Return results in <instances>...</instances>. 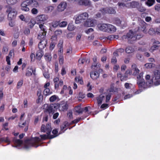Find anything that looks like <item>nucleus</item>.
Returning a JSON list of instances; mask_svg holds the SVG:
<instances>
[{"label":"nucleus","instance_id":"f257e3e1","mask_svg":"<svg viewBox=\"0 0 160 160\" xmlns=\"http://www.w3.org/2000/svg\"><path fill=\"white\" fill-rule=\"evenodd\" d=\"M52 128L50 124H47L46 125H42L41 128L42 132H46L47 134H44L40 135V138L35 137L32 138L31 140H28L25 142V148L26 149H28L31 147L37 148L40 145L39 143L42 141L48 138H52L56 136L52 137L50 135L52 131Z\"/></svg>","mask_w":160,"mask_h":160},{"label":"nucleus","instance_id":"f03ea898","mask_svg":"<svg viewBox=\"0 0 160 160\" xmlns=\"http://www.w3.org/2000/svg\"><path fill=\"white\" fill-rule=\"evenodd\" d=\"M140 23V27L136 29L133 31L130 30L126 35L122 36V39H127L128 41H135L142 37L143 35L141 33V32L142 31L144 33L147 32V30L146 29L147 24L145 22L142 21H141Z\"/></svg>","mask_w":160,"mask_h":160},{"label":"nucleus","instance_id":"7ed1b4c3","mask_svg":"<svg viewBox=\"0 0 160 160\" xmlns=\"http://www.w3.org/2000/svg\"><path fill=\"white\" fill-rule=\"evenodd\" d=\"M42 107L45 112H48L49 114H53L55 110L58 108V104L56 103L49 105L45 104Z\"/></svg>","mask_w":160,"mask_h":160},{"label":"nucleus","instance_id":"20e7f679","mask_svg":"<svg viewBox=\"0 0 160 160\" xmlns=\"http://www.w3.org/2000/svg\"><path fill=\"white\" fill-rule=\"evenodd\" d=\"M6 12L8 14V19L9 20L14 19L17 14V12L16 10L10 7L8 8Z\"/></svg>","mask_w":160,"mask_h":160},{"label":"nucleus","instance_id":"39448f33","mask_svg":"<svg viewBox=\"0 0 160 160\" xmlns=\"http://www.w3.org/2000/svg\"><path fill=\"white\" fill-rule=\"evenodd\" d=\"M88 16V14L87 12H84L79 15L76 19L75 23L77 24L80 23L84 20L87 19Z\"/></svg>","mask_w":160,"mask_h":160},{"label":"nucleus","instance_id":"423d86ee","mask_svg":"<svg viewBox=\"0 0 160 160\" xmlns=\"http://www.w3.org/2000/svg\"><path fill=\"white\" fill-rule=\"evenodd\" d=\"M159 69L155 70L153 72V78L157 85L160 84V68Z\"/></svg>","mask_w":160,"mask_h":160},{"label":"nucleus","instance_id":"0eeeda50","mask_svg":"<svg viewBox=\"0 0 160 160\" xmlns=\"http://www.w3.org/2000/svg\"><path fill=\"white\" fill-rule=\"evenodd\" d=\"M139 70L137 68L136 65L135 64H133L132 66V69L127 70L126 72V74H131L132 73L133 75H136L139 72Z\"/></svg>","mask_w":160,"mask_h":160},{"label":"nucleus","instance_id":"6e6552de","mask_svg":"<svg viewBox=\"0 0 160 160\" xmlns=\"http://www.w3.org/2000/svg\"><path fill=\"white\" fill-rule=\"evenodd\" d=\"M39 27L41 29L42 32L38 35V39L44 38H45L46 31L45 27L44 26L43 24H41L39 25Z\"/></svg>","mask_w":160,"mask_h":160},{"label":"nucleus","instance_id":"1a4fd4ad","mask_svg":"<svg viewBox=\"0 0 160 160\" xmlns=\"http://www.w3.org/2000/svg\"><path fill=\"white\" fill-rule=\"evenodd\" d=\"M58 104V108L60 111H66L68 107V105L67 102L62 101L60 102L59 104L57 103Z\"/></svg>","mask_w":160,"mask_h":160},{"label":"nucleus","instance_id":"9d476101","mask_svg":"<svg viewBox=\"0 0 160 160\" xmlns=\"http://www.w3.org/2000/svg\"><path fill=\"white\" fill-rule=\"evenodd\" d=\"M100 11L103 14L106 13L114 14L116 12L115 10L111 7L102 8L100 10Z\"/></svg>","mask_w":160,"mask_h":160},{"label":"nucleus","instance_id":"9b49d317","mask_svg":"<svg viewBox=\"0 0 160 160\" xmlns=\"http://www.w3.org/2000/svg\"><path fill=\"white\" fill-rule=\"evenodd\" d=\"M96 21L95 20L89 19L87 20L84 23L85 27H93L96 24Z\"/></svg>","mask_w":160,"mask_h":160},{"label":"nucleus","instance_id":"f8f14e48","mask_svg":"<svg viewBox=\"0 0 160 160\" xmlns=\"http://www.w3.org/2000/svg\"><path fill=\"white\" fill-rule=\"evenodd\" d=\"M45 38L39 39L40 41L38 44V47L39 49L42 50L46 46L48 42L47 40Z\"/></svg>","mask_w":160,"mask_h":160},{"label":"nucleus","instance_id":"ddd939ff","mask_svg":"<svg viewBox=\"0 0 160 160\" xmlns=\"http://www.w3.org/2000/svg\"><path fill=\"white\" fill-rule=\"evenodd\" d=\"M48 19V17L45 14H41L38 15L36 17V20L37 21L40 22H43Z\"/></svg>","mask_w":160,"mask_h":160},{"label":"nucleus","instance_id":"4468645a","mask_svg":"<svg viewBox=\"0 0 160 160\" xmlns=\"http://www.w3.org/2000/svg\"><path fill=\"white\" fill-rule=\"evenodd\" d=\"M160 47V42L159 41H155L153 43L152 46L150 48L149 51L151 52H153Z\"/></svg>","mask_w":160,"mask_h":160},{"label":"nucleus","instance_id":"2eb2a0df","mask_svg":"<svg viewBox=\"0 0 160 160\" xmlns=\"http://www.w3.org/2000/svg\"><path fill=\"white\" fill-rule=\"evenodd\" d=\"M67 3L64 2H63L59 4L57 7V11L58 12L63 11L66 8Z\"/></svg>","mask_w":160,"mask_h":160},{"label":"nucleus","instance_id":"dca6fc26","mask_svg":"<svg viewBox=\"0 0 160 160\" xmlns=\"http://www.w3.org/2000/svg\"><path fill=\"white\" fill-rule=\"evenodd\" d=\"M28 0L25 1L23 2L21 4V9L22 11L27 12L29 11V9L28 6L30 5L28 4Z\"/></svg>","mask_w":160,"mask_h":160},{"label":"nucleus","instance_id":"f3484780","mask_svg":"<svg viewBox=\"0 0 160 160\" xmlns=\"http://www.w3.org/2000/svg\"><path fill=\"white\" fill-rule=\"evenodd\" d=\"M35 70L34 69L32 66L28 67L27 68L26 72V76L28 77L31 76L32 73L34 75H35Z\"/></svg>","mask_w":160,"mask_h":160},{"label":"nucleus","instance_id":"a211bd4d","mask_svg":"<svg viewBox=\"0 0 160 160\" xmlns=\"http://www.w3.org/2000/svg\"><path fill=\"white\" fill-rule=\"evenodd\" d=\"M137 83L139 88H145L148 87L146 85V82H144L143 79H138L137 80Z\"/></svg>","mask_w":160,"mask_h":160},{"label":"nucleus","instance_id":"6ab92c4d","mask_svg":"<svg viewBox=\"0 0 160 160\" xmlns=\"http://www.w3.org/2000/svg\"><path fill=\"white\" fill-rule=\"evenodd\" d=\"M144 66L146 68L148 69L154 68H160V65L158 64L156 66L154 64L152 63H147L145 64Z\"/></svg>","mask_w":160,"mask_h":160},{"label":"nucleus","instance_id":"aec40b11","mask_svg":"<svg viewBox=\"0 0 160 160\" xmlns=\"http://www.w3.org/2000/svg\"><path fill=\"white\" fill-rule=\"evenodd\" d=\"M108 24L100 23L98 24V27L99 30L104 32H107Z\"/></svg>","mask_w":160,"mask_h":160},{"label":"nucleus","instance_id":"412c9836","mask_svg":"<svg viewBox=\"0 0 160 160\" xmlns=\"http://www.w3.org/2000/svg\"><path fill=\"white\" fill-rule=\"evenodd\" d=\"M117 25L121 27H125L127 25V24L124 21H121L120 19L116 18L114 22Z\"/></svg>","mask_w":160,"mask_h":160},{"label":"nucleus","instance_id":"4be33fe9","mask_svg":"<svg viewBox=\"0 0 160 160\" xmlns=\"http://www.w3.org/2000/svg\"><path fill=\"white\" fill-rule=\"evenodd\" d=\"M150 76L149 75H147L145 77L147 80L146 85L148 87H150L152 85L153 81L152 79H150Z\"/></svg>","mask_w":160,"mask_h":160},{"label":"nucleus","instance_id":"5701e85b","mask_svg":"<svg viewBox=\"0 0 160 160\" xmlns=\"http://www.w3.org/2000/svg\"><path fill=\"white\" fill-rule=\"evenodd\" d=\"M90 76L93 80H96L99 78V74L97 72L93 71L90 73Z\"/></svg>","mask_w":160,"mask_h":160},{"label":"nucleus","instance_id":"b1692460","mask_svg":"<svg viewBox=\"0 0 160 160\" xmlns=\"http://www.w3.org/2000/svg\"><path fill=\"white\" fill-rule=\"evenodd\" d=\"M69 124L67 122H64L61 127V132L60 133L63 132L68 128Z\"/></svg>","mask_w":160,"mask_h":160},{"label":"nucleus","instance_id":"393cba45","mask_svg":"<svg viewBox=\"0 0 160 160\" xmlns=\"http://www.w3.org/2000/svg\"><path fill=\"white\" fill-rule=\"evenodd\" d=\"M138 3L137 2H132L130 3H127V6L128 8H138Z\"/></svg>","mask_w":160,"mask_h":160},{"label":"nucleus","instance_id":"a878e982","mask_svg":"<svg viewBox=\"0 0 160 160\" xmlns=\"http://www.w3.org/2000/svg\"><path fill=\"white\" fill-rule=\"evenodd\" d=\"M116 30V28L114 26L110 24H108L107 32H115Z\"/></svg>","mask_w":160,"mask_h":160},{"label":"nucleus","instance_id":"bb28decb","mask_svg":"<svg viewBox=\"0 0 160 160\" xmlns=\"http://www.w3.org/2000/svg\"><path fill=\"white\" fill-rule=\"evenodd\" d=\"M105 96L102 94L100 95L97 97V99L98 105H100L102 102L105 99Z\"/></svg>","mask_w":160,"mask_h":160},{"label":"nucleus","instance_id":"cd10ccee","mask_svg":"<svg viewBox=\"0 0 160 160\" xmlns=\"http://www.w3.org/2000/svg\"><path fill=\"white\" fill-rule=\"evenodd\" d=\"M43 54L42 50L39 49L36 52V58L38 60H40Z\"/></svg>","mask_w":160,"mask_h":160},{"label":"nucleus","instance_id":"c85d7f7f","mask_svg":"<svg viewBox=\"0 0 160 160\" xmlns=\"http://www.w3.org/2000/svg\"><path fill=\"white\" fill-rule=\"evenodd\" d=\"M79 4L80 5L89 6L91 4V2L89 0H82L79 2Z\"/></svg>","mask_w":160,"mask_h":160},{"label":"nucleus","instance_id":"c756f323","mask_svg":"<svg viewBox=\"0 0 160 160\" xmlns=\"http://www.w3.org/2000/svg\"><path fill=\"white\" fill-rule=\"evenodd\" d=\"M62 44V42L61 41H60L59 42L58 44V47L59 48L58 53L60 54H61L62 53L63 49Z\"/></svg>","mask_w":160,"mask_h":160},{"label":"nucleus","instance_id":"7c9ffc66","mask_svg":"<svg viewBox=\"0 0 160 160\" xmlns=\"http://www.w3.org/2000/svg\"><path fill=\"white\" fill-rule=\"evenodd\" d=\"M28 4L32 7H37L38 6V2L34 0H28Z\"/></svg>","mask_w":160,"mask_h":160},{"label":"nucleus","instance_id":"2f4dec72","mask_svg":"<svg viewBox=\"0 0 160 160\" xmlns=\"http://www.w3.org/2000/svg\"><path fill=\"white\" fill-rule=\"evenodd\" d=\"M44 57L47 61H50L52 59V56L51 52H49L46 53L44 55Z\"/></svg>","mask_w":160,"mask_h":160},{"label":"nucleus","instance_id":"473e14b6","mask_svg":"<svg viewBox=\"0 0 160 160\" xmlns=\"http://www.w3.org/2000/svg\"><path fill=\"white\" fill-rule=\"evenodd\" d=\"M78 62L80 64H83L85 62L86 63H88L90 62V60L88 58H80Z\"/></svg>","mask_w":160,"mask_h":160},{"label":"nucleus","instance_id":"72a5a7b5","mask_svg":"<svg viewBox=\"0 0 160 160\" xmlns=\"http://www.w3.org/2000/svg\"><path fill=\"white\" fill-rule=\"evenodd\" d=\"M54 9V7L51 6H48L46 7L45 9V12H51Z\"/></svg>","mask_w":160,"mask_h":160},{"label":"nucleus","instance_id":"f704fd0d","mask_svg":"<svg viewBox=\"0 0 160 160\" xmlns=\"http://www.w3.org/2000/svg\"><path fill=\"white\" fill-rule=\"evenodd\" d=\"M74 110L76 112L78 113H82L83 111V109L81 108L80 106L76 107L74 108Z\"/></svg>","mask_w":160,"mask_h":160},{"label":"nucleus","instance_id":"c9c22d12","mask_svg":"<svg viewBox=\"0 0 160 160\" xmlns=\"http://www.w3.org/2000/svg\"><path fill=\"white\" fill-rule=\"evenodd\" d=\"M59 81L58 78L56 77L54 78L53 81L55 83L54 87L55 89L59 87V84H58V81Z\"/></svg>","mask_w":160,"mask_h":160},{"label":"nucleus","instance_id":"e433bc0d","mask_svg":"<svg viewBox=\"0 0 160 160\" xmlns=\"http://www.w3.org/2000/svg\"><path fill=\"white\" fill-rule=\"evenodd\" d=\"M155 2V0H148L145 2L146 4L149 7L152 6Z\"/></svg>","mask_w":160,"mask_h":160},{"label":"nucleus","instance_id":"4c0bfd02","mask_svg":"<svg viewBox=\"0 0 160 160\" xmlns=\"http://www.w3.org/2000/svg\"><path fill=\"white\" fill-rule=\"evenodd\" d=\"M125 51L128 53H130L134 52V49L132 47H128L126 48Z\"/></svg>","mask_w":160,"mask_h":160},{"label":"nucleus","instance_id":"58836bf2","mask_svg":"<svg viewBox=\"0 0 160 160\" xmlns=\"http://www.w3.org/2000/svg\"><path fill=\"white\" fill-rule=\"evenodd\" d=\"M13 142L15 144H16L18 146H19L21 145L22 143V142L21 140L19 139H17L15 138H14L13 140Z\"/></svg>","mask_w":160,"mask_h":160},{"label":"nucleus","instance_id":"ea45409f","mask_svg":"<svg viewBox=\"0 0 160 160\" xmlns=\"http://www.w3.org/2000/svg\"><path fill=\"white\" fill-rule=\"evenodd\" d=\"M52 92H50V90L48 88H45L43 91V94L45 96H48L52 94Z\"/></svg>","mask_w":160,"mask_h":160},{"label":"nucleus","instance_id":"a19ab883","mask_svg":"<svg viewBox=\"0 0 160 160\" xmlns=\"http://www.w3.org/2000/svg\"><path fill=\"white\" fill-rule=\"evenodd\" d=\"M75 28V27L72 24H69L68 25L67 29L69 31H72Z\"/></svg>","mask_w":160,"mask_h":160},{"label":"nucleus","instance_id":"79ce46f5","mask_svg":"<svg viewBox=\"0 0 160 160\" xmlns=\"http://www.w3.org/2000/svg\"><path fill=\"white\" fill-rule=\"evenodd\" d=\"M36 23V21L34 18L31 19L30 22L29 23V25L31 28L33 27L35 24Z\"/></svg>","mask_w":160,"mask_h":160},{"label":"nucleus","instance_id":"37998d69","mask_svg":"<svg viewBox=\"0 0 160 160\" xmlns=\"http://www.w3.org/2000/svg\"><path fill=\"white\" fill-rule=\"evenodd\" d=\"M23 79H21L17 83V88L18 89L21 88L23 84Z\"/></svg>","mask_w":160,"mask_h":160},{"label":"nucleus","instance_id":"c03bdc74","mask_svg":"<svg viewBox=\"0 0 160 160\" xmlns=\"http://www.w3.org/2000/svg\"><path fill=\"white\" fill-rule=\"evenodd\" d=\"M17 2V0H6L7 3L9 5H13Z\"/></svg>","mask_w":160,"mask_h":160},{"label":"nucleus","instance_id":"a18cd8bd","mask_svg":"<svg viewBox=\"0 0 160 160\" xmlns=\"http://www.w3.org/2000/svg\"><path fill=\"white\" fill-rule=\"evenodd\" d=\"M75 81L78 82L80 84H82L83 83V82L82 80V78L81 77H76L75 78Z\"/></svg>","mask_w":160,"mask_h":160},{"label":"nucleus","instance_id":"49530a36","mask_svg":"<svg viewBox=\"0 0 160 160\" xmlns=\"http://www.w3.org/2000/svg\"><path fill=\"white\" fill-rule=\"evenodd\" d=\"M68 24L67 22L64 21H62L59 23V26L61 28L66 27Z\"/></svg>","mask_w":160,"mask_h":160},{"label":"nucleus","instance_id":"de8ad7c7","mask_svg":"<svg viewBox=\"0 0 160 160\" xmlns=\"http://www.w3.org/2000/svg\"><path fill=\"white\" fill-rule=\"evenodd\" d=\"M8 122H6L4 123L2 125V129L3 130H8L9 129L7 127L8 126Z\"/></svg>","mask_w":160,"mask_h":160},{"label":"nucleus","instance_id":"09e8293b","mask_svg":"<svg viewBox=\"0 0 160 160\" xmlns=\"http://www.w3.org/2000/svg\"><path fill=\"white\" fill-rule=\"evenodd\" d=\"M149 34L151 35H153L155 34V29L153 28H150L148 31Z\"/></svg>","mask_w":160,"mask_h":160},{"label":"nucleus","instance_id":"8fccbe9b","mask_svg":"<svg viewBox=\"0 0 160 160\" xmlns=\"http://www.w3.org/2000/svg\"><path fill=\"white\" fill-rule=\"evenodd\" d=\"M59 22L58 21H54L51 23L52 26L54 28L57 27L58 25L59 26Z\"/></svg>","mask_w":160,"mask_h":160},{"label":"nucleus","instance_id":"3c124183","mask_svg":"<svg viewBox=\"0 0 160 160\" xmlns=\"http://www.w3.org/2000/svg\"><path fill=\"white\" fill-rule=\"evenodd\" d=\"M58 98V97L57 96L55 95H54L50 97L49 100L50 102H53L55 101Z\"/></svg>","mask_w":160,"mask_h":160},{"label":"nucleus","instance_id":"603ef678","mask_svg":"<svg viewBox=\"0 0 160 160\" xmlns=\"http://www.w3.org/2000/svg\"><path fill=\"white\" fill-rule=\"evenodd\" d=\"M1 140H2V141H4L8 143V144H9L10 142V141L8 137L1 138Z\"/></svg>","mask_w":160,"mask_h":160},{"label":"nucleus","instance_id":"864d4df0","mask_svg":"<svg viewBox=\"0 0 160 160\" xmlns=\"http://www.w3.org/2000/svg\"><path fill=\"white\" fill-rule=\"evenodd\" d=\"M43 75L46 78H49V75L48 73V70H45L43 72Z\"/></svg>","mask_w":160,"mask_h":160},{"label":"nucleus","instance_id":"5fc2aeb1","mask_svg":"<svg viewBox=\"0 0 160 160\" xmlns=\"http://www.w3.org/2000/svg\"><path fill=\"white\" fill-rule=\"evenodd\" d=\"M26 121L22 123V121L21 122L20 121V122L18 123V126L19 127L22 128L25 127L26 125Z\"/></svg>","mask_w":160,"mask_h":160},{"label":"nucleus","instance_id":"6e6d98bb","mask_svg":"<svg viewBox=\"0 0 160 160\" xmlns=\"http://www.w3.org/2000/svg\"><path fill=\"white\" fill-rule=\"evenodd\" d=\"M87 90L88 91H90L92 89V85H91L90 82H88L87 85Z\"/></svg>","mask_w":160,"mask_h":160},{"label":"nucleus","instance_id":"4d7b16f0","mask_svg":"<svg viewBox=\"0 0 160 160\" xmlns=\"http://www.w3.org/2000/svg\"><path fill=\"white\" fill-rule=\"evenodd\" d=\"M118 4L119 6L121 8H124L125 7H127V3L125 4L123 3H118Z\"/></svg>","mask_w":160,"mask_h":160},{"label":"nucleus","instance_id":"13d9d810","mask_svg":"<svg viewBox=\"0 0 160 160\" xmlns=\"http://www.w3.org/2000/svg\"><path fill=\"white\" fill-rule=\"evenodd\" d=\"M83 109V112H88L89 111V110L91 109V107L89 106L86 107L84 108H82Z\"/></svg>","mask_w":160,"mask_h":160},{"label":"nucleus","instance_id":"bf43d9fd","mask_svg":"<svg viewBox=\"0 0 160 160\" xmlns=\"http://www.w3.org/2000/svg\"><path fill=\"white\" fill-rule=\"evenodd\" d=\"M32 13L33 14H36L38 13V10L35 8H33L31 10Z\"/></svg>","mask_w":160,"mask_h":160},{"label":"nucleus","instance_id":"052dcab7","mask_svg":"<svg viewBox=\"0 0 160 160\" xmlns=\"http://www.w3.org/2000/svg\"><path fill=\"white\" fill-rule=\"evenodd\" d=\"M30 57L31 59V62H34L35 59V54L33 53H31V54Z\"/></svg>","mask_w":160,"mask_h":160},{"label":"nucleus","instance_id":"680f3d73","mask_svg":"<svg viewBox=\"0 0 160 160\" xmlns=\"http://www.w3.org/2000/svg\"><path fill=\"white\" fill-rule=\"evenodd\" d=\"M132 84L130 83H126L125 84L124 86L125 88L127 89H129L131 88Z\"/></svg>","mask_w":160,"mask_h":160},{"label":"nucleus","instance_id":"e2e57ef3","mask_svg":"<svg viewBox=\"0 0 160 160\" xmlns=\"http://www.w3.org/2000/svg\"><path fill=\"white\" fill-rule=\"evenodd\" d=\"M105 97V99H106V102H107L109 101V100L110 99V98H111V95L110 94H108L107 95L106 97Z\"/></svg>","mask_w":160,"mask_h":160},{"label":"nucleus","instance_id":"0e129e2a","mask_svg":"<svg viewBox=\"0 0 160 160\" xmlns=\"http://www.w3.org/2000/svg\"><path fill=\"white\" fill-rule=\"evenodd\" d=\"M43 98L42 96H38V98L37 100V103H40L42 101Z\"/></svg>","mask_w":160,"mask_h":160},{"label":"nucleus","instance_id":"69168bd1","mask_svg":"<svg viewBox=\"0 0 160 160\" xmlns=\"http://www.w3.org/2000/svg\"><path fill=\"white\" fill-rule=\"evenodd\" d=\"M127 74L125 73V74L124 76H122L121 78V80L122 81L126 80L127 79L128 77L126 75Z\"/></svg>","mask_w":160,"mask_h":160},{"label":"nucleus","instance_id":"338daca9","mask_svg":"<svg viewBox=\"0 0 160 160\" xmlns=\"http://www.w3.org/2000/svg\"><path fill=\"white\" fill-rule=\"evenodd\" d=\"M155 10L157 11H160V4H158L155 6Z\"/></svg>","mask_w":160,"mask_h":160},{"label":"nucleus","instance_id":"774afa93","mask_svg":"<svg viewBox=\"0 0 160 160\" xmlns=\"http://www.w3.org/2000/svg\"><path fill=\"white\" fill-rule=\"evenodd\" d=\"M55 33L57 35H61L62 33V31L61 29H58L55 31Z\"/></svg>","mask_w":160,"mask_h":160}]
</instances>
